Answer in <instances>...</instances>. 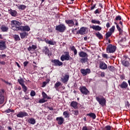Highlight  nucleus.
<instances>
[{
  "instance_id": "cd10ccee",
  "label": "nucleus",
  "mask_w": 130,
  "mask_h": 130,
  "mask_svg": "<svg viewBox=\"0 0 130 130\" xmlns=\"http://www.w3.org/2000/svg\"><path fill=\"white\" fill-rule=\"evenodd\" d=\"M27 122L30 124H35L36 123V120L33 118H30L28 119Z\"/></svg>"
},
{
  "instance_id": "4468645a",
  "label": "nucleus",
  "mask_w": 130,
  "mask_h": 130,
  "mask_svg": "<svg viewBox=\"0 0 130 130\" xmlns=\"http://www.w3.org/2000/svg\"><path fill=\"white\" fill-rule=\"evenodd\" d=\"M65 22L69 27H73L75 26V22L73 20H65Z\"/></svg>"
},
{
  "instance_id": "bb28decb",
  "label": "nucleus",
  "mask_w": 130,
  "mask_h": 130,
  "mask_svg": "<svg viewBox=\"0 0 130 130\" xmlns=\"http://www.w3.org/2000/svg\"><path fill=\"white\" fill-rule=\"evenodd\" d=\"M65 57L66 59V60H72V59H73V58L71 57V56H70V52H65Z\"/></svg>"
},
{
  "instance_id": "a211bd4d",
  "label": "nucleus",
  "mask_w": 130,
  "mask_h": 130,
  "mask_svg": "<svg viewBox=\"0 0 130 130\" xmlns=\"http://www.w3.org/2000/svg\"><path fill=\"white\" fill-rule=\"evenodd\" d=\"M49 49L48 48V47L47 46H45L44 47L43 50H42V52L45 53L46 55H48V56H50L49 55Z\"/></svg>"
},
{
  "instance_id": "603ef678",
  "label": "nucleus",
  "mask_w": 130,
  "mask_h": 130,
  "mask_svg": "<svg viewBox=\"0 0 130 130\" xmlns=\"http://www.w3.org/2000/svg\"><path fill=\"white\" fill-rule=\"evenodd\" d=\"M119 77H120V80H121L122 81H123V80L125 79V76L123 74L120 75Z\"/></svg>"
},
{
  "instance_id": "a19ab883",
  "label": "nucleus",
  "mask_w": 130,
  "mask_h": 130,
  "mask_svg": "<svg viewBox=\"0 0 130 130\" xmlns=\"http://www.w3.org/2000/svg\"><path fill=\"white\" fill-rule=\"evenodd\" d=\"M108 69L109 71H110V72H113V71H114V70H115V68H114V67H113L112 66H108Z\"/></svg>"
},
{
  "instance_id": "2f4dec72",
  "label": "nucleus",
  "mask_w": 130,
  "mask_h": 130,
  "mask_svg": "<svg viewBox=\"0 0 130 130\" xmlns=\"http://www.w3.org/2000/svg\"><path fill=\"white\" fill-rule=\"evenodd\" d=\"M13 38L15 41H20L21 40V39L20 38V36H19V35H14L13 36Z\"/></svg>"
},
{
  "instance_id": "5fc2aeb1",
  "label": "nucleus",
  "mask_w": 130,
  "mask_h": 130,
  "mask_svg": "<svg viewBox=\"0 0 130 130\" xmlns=\"http://www.w3.org/2000/svg\"><path fill=\"white\" fill-rule=\"evenodd\" d=\"M95 8H96V4H95L94 5H93L92 6L90 7V11H93V10H94Z\"/></svg>"
},
{
  "instance_id": "c9c22d12",
  "label": "nucleus",
  "mask_w": 130,
  "mask_h": 130,
  "mask_svg": "<svg viewBox=\"0 0 130 130\" xmlns=\"http://www.w3.org/2000/svg\"><path fill=\"white\" fill-rule=\"evenodd\" d=\"M102 12V10L100 8L96 9L94 12L93 13L95 14V15H97V14H101V12Z\"/></svg>"
},
{
  "instance_id": "1a4fd4ad",
  "label": "nucleus",
  "mask_w": 130,
  "mask_h": 130,
  "mask_svg": "<svg viewBox=\"0 0 130 130\" xmlns=\"http://www.w3.org/2000/svg\"><path fill=\"white\" fill-rule=\"evenodd\" d=\"M69 79L70 75H69V74H66L63 77H61L60 81L64 84H68Z\"/></svg>"
},
{
  "instance_id": "bf43d9fd",
  "label": "nucleus",
  "mask_w": 130,
  "mask_h": 130,
  "mask_svg": "<svg viewBox=\"0 0 130 130\" xmlns=\"http://www.w3.org/2000/svg\"><path fill=\"white\" fill-rule=\"evenodd\" d=\"M101 77H102V78H104V77H105V73L102 72L101 74Z\"/></svg>"
},
{
  "instance_id": "6e6552de",
  "label": "nucleus",
  "mask_w": 130,
  "mask_h": 130,
  "mask_svg": "<svg viewBox=\"0 0 130 130\" xmlns=\"http://www.w3.org/2000/svg\"><path fill=\"white\" fill-rule=\"evenodd\" d=\"M79 90L83 95H89L90 94V91L85 86H81Z\"/></svg>"
},
{
  "instance_id": "13d9d810",
  "label": "nucleus",
  "mask_w": 130,
  "mask_h": 130,
  "mask_svg": "<svg viewBox=\"0 0 130 130\" xmlns=\"http://www.w3.org/2000/svg\"><path fill=\"white\" fill-rule=\"evenodd\" d=\"M46 85H47V82L44 81L43 82V85H42V87L43 88H44V87H45V86H46Z\"/></svg>"
},
{
  "instance_id": "dca6fc26",
  "label": "nucleus",
  "mask_w": 130,
  "mask_h": 130,
  "mask_svg": "<svg viewBox=\"0 0 130 130\" xmlns=\"http://www.w3.org/2000/svg\"><path fill=\"white\" fill-rule=\"evenodd\" d=\"M100 69L101 70H107V64L105 63L104 61L100 62Z\"/></svg>"
},
{
  "instance_id": "f3484780",
  "label": "nucleus",
  "mask_w": 130,
  "mask_h": 130,
  "mask_svg": "<svg viewBox=\"0 0 130 130\" xmlns=\"http://www.w3.org/2000/svg\"><path fill=\"white\" fill-rule=\"evenodd\" d=\"M56 120L58 121L57 123L59 124V125H61V124H62L64 121V119H63V118L62 117H58L56 118Z\"/></svg>"
},
{
  "instance_id": "393cba45",
  "label": "nucleus",
  "mask_w": 130,
  "mask_h": 130,
  "mask_svg": "<svg viewBox=\"0 0 130 130\" xmlns=\"http://www.w3.org/2000/svg\"><path fill=\"white\" fill-rule=\"evenodd\" d=\"M19 35L21 39H24V38H26L28 36V32H26V31H23L22 32H20Z\"/></svg>"
},
{
  "instance_id": "f8f14e48",
  "label": "nucleus",
  "mask_w": 130,
  "mask_h": 130,
  "mask_svg": "<svg viewBox=\"0 0 130 130\" xmlns=\"http://www.w3.org/2000/svg\"><path fill=\"white\" fill-rule=\"evenodd\" d=\"M80 72L83 76H86V75H88V74L91 73V70L89 69H81Z\"/></svg>"
},
{
  "instance_id": "0eeeda50",
  "label": "nucleus",
  "mask_w": 130,
  "mask_h": 130,
  "mask_svg": "<svg viewBox=\"0 0 130 130\" xmlns=\"http://www.w3.org/2000/svg\"><path fill=\"white\" fill-rule=\"evenodd\" d=\"M17 81L19 84H20L22 86L23 92L26 93L27 92V87H26V85L24 84V79H23V78H20V79H18Z\"/></svg>"
},
{
  "instance_id": "aec40b11",
  "label": "nucleus",
  "mask_w": 130,
  "mask_h": 130,
  "mask_svg": "<svg viewBox=\"0 0 130 130\" xmlns=\"http://www.w3.org/2000/svg\"><path fill=\"white\" fill-rule=\"evenodd\" d=\"M86 32V28L84 27H82L80 30L77 32V34H80V35H84Z\"/></svg>"
},
{
  "instance_id": "20e7f679",
  "label": "nucleus",
  "mask_w": 130,
  "mask_h": 130,
  "mask_svg": "<svg viewBox=\"0 0 130 130\" xmlns=\"http://www.w3.org/2000/svg\"><path fill=\"white\" fill-rule=\"evenodd\" d=\"M66 29L67 27H66V25L63 24H60L56 25L55 27V30L56 31H58L60 33H63V32L66 31Z\"/></svg>"
},
{
  "instance_id": "052dcab7",
  "label": "nucleus",
  "mask_w": 130,
  "mask_h": 130,
  "mask_svg": "<svg viewBox=\"0 0 130 130\" xmlns=\"http://www.w3.org/2000/svg\"><path fill=\"white\" fill-rule=\"evenodd\" d=\"M29 63L28 61H24L23 62V66L24 67H27V64H28Z\"/></svg>"
},
{
  "instance_id": "0e129e2a",
  "label": "nucleus",
  "mask_w": 130,
  "mask_h": 130,
  "mask_svg": "<svg viewBox=\"0 0 130 130\" xmlns=\"http://www.w3.org/2000/svg\"><path fill=\"white\" fill-rule=\"evenodd\" d=\"M99 7H100L101 8V9H103V5H102V3L99 4Z\"/></svg>"
},
{
  "instance_id": "774afa93",
  "label": "nucleus",
  "mask_w": 130,
  "mask_h": 130,
  "mask_svg": "<svg viewBox=\"0 0 130 130\" xmlns=\"http://www.w3.org/2000/svg\"><path fill=\"white\" fill-rule=\"evenodd\" d=\"M25 100H29L30 99V98L29 96H26L24 98Z\"/></svg>"
},
{
  "instance_id": "58836bf2",
  "label": "nucleus",
  "mask_w": 130,
  "mask_h": 130,
  "mask_svg": "<svg viewBox=\"0 0 130 130\" xmlns=\"http://www.w3.org/2000/svg\"><path fill=\"white\" fill-rule=\"evenodd\" d=\"M111 35H112V34L111 32H110L109 31L107 32L106 34V37H105L106 40H108V38L110 37Z\"/></svg>"
},
{
  "instance_id": "4be33fe9",
  "label": "nucleus",
  "mask_w": 130,
  "mask_h": 130,
  "mask_svg": "<svg viewBox=\"0 0 130 130\" xmlns=\"http://www.w3.org/2000/svg\"><path fill=\"white\" fill-rule=\"evenodd\" d=\"M70 105L72 107H73L74 109H78V108H79L78 107V102L76 101H72Z\"/></svg>"
},
{
  "instance_id": "473e14b6",
  "label": "nucleus",
  "mask_w": 130,
  "mask_h": 130,
  "mask_svg": "<svg viewBox=\"0 0 130 130\" xmlns=\"http://www.w3.org/2000/svg\"><path fill=\"white\" fill-rule=\"evenodd\" d=\"M95 36L100 40L103 39V36L99 32L95 33Z\"/></svg>"
},
{
  "instance_id": "6ab92c4d",
  "label": "nucleus",
  "mask_w": 130,
  "mask_h": 130,
  "mask_svg": "<svg viewBox=\"0 0 130 130\" xmlns=\"http://www.w3.org/2000/svg\"><path fill=\"white\" fill-rule=\"evenodd\" d=\"M119 87L121 88V89H126L127 87H128V84L126 82L123 81L122 83L119 85Z\"/></svg>"
},
{
  "instance_id": "f704fd0d",
  "label": "nucleus",
  "mask_w": 130,
  "mask_h": 130,
  "mask_svg": "<svg viewBox=\"0 0 130 130\" xmlns=\"http://www.w3.org/2000/svg\"><path fill=\"white\" fill-rule=\"evenodd\" d=\"M18 10H22L23 11L27 8V6L26 5H20L17 7Z\"/></svg>"
},
{
  "instance_id": "412c9836",
  "label": "nucleus",
  "mask_w": 130,
  "mask_h": 130,
  "mask_svg": "<svg viewBox=\"0 0 130 130\" xmlns=\"http://www.w3.org/2000/svg\"><path fill=\"white\" fill-rule=\"evenodd\" d=\"M90 28L93 30H95V31H101V30H102V27L99 25H92L90 27Z\"/></svg>"
},
{
  "instance_id": "49530a36",
  "label": "nucleus",
  "mask_w": 130,
  "mask_h": 130,
  "mask_svg": "<svg viewBox=\"0 0 130 130\" xmlns=\"http://www.w3.org/2000/svg\"><path fill=\"white\" fill-rule=\"evenodd\" d=\"M115 29V26L114 25L112 26V28L110 29V33H111L112 34V33H113V32H114V30Z\"/></svg>"
},
{
  "instance_id": "4d7b16f0",
  "label": "nucleus",
  "mask_w": 130,
  "mask_h": 130,
  "mask_svg": "<svg viewBox=\"0 0 130 130\" xmlns=\"http://www.w3.org/2000/svg\"><path fill=\"white\" fill-rule=\"evenodd\" d=\"M74 22H75V26H79V22H78V20L77 19L74 20Z\"/></svg>"
},
{
  "instance_id": "f03ea898",
  "label": "nucleus",
  "mask_w": 130,
  "mask_h": 130,
  "mask_svg": "<svg viewBox=\"0 0 130 130\" xmlns=\"http://www.w3.org/2000/svg\"><path fill=\"white\" fill-rule=\"evenodd\" d=\"M116 50V46L112 45V44H109L106 48V51L107 53H114Z\"/></svg>"
},
{
  "instance_id": "7ed1b4c3",
  "label": "nucleus",
  "mask_w": 130,
  "mask_h": 130,
  "mask_svg": "<svg viewBox=\"0 0 130 130\" xmlns=\"http://www.w3.org/2000/svg\"><path fill=\"white\" fill-rule=\"evenodd\" d=\"M95 99L98 102H99L100 105L104 106L106 104V100L102 95H100L99 96H96Z\"/></svg>"
},
{
  "instance_id": "e433bc0d",
  "label": "nucleus",
  "mask_w": 130,
  "mask_h": 130,
  "mask_svg": "<svg viewBox=\"0 0 130 130\" xmlns=\"http://www.w3.org/2000/svg\"><path fill=\"white\" fill-rule=\"evenodd\" d=\"M92 24H98V25H101V23L99 20H96L95 19H92L91 21Z\"/></svg>"
},
{
  "instance_id": "3c124183",
  "label": "nucleus",
  "mask_w": 130,
  "mask_h": 130,
  "mask_svg": "<svg viewBox=\"0 0 130 130\" xmlns=\"http://www.w3.org/2000/svg\"><path fill=\"white\" fill-rule=\"evenodd\" d=\"M73 111V114H74V115H76V116L79 115V111L78 110H76Z\"/></svg>"
},
{
  "instance_id": "8fccbe9b",
  "label": "nucleus",
  "mask_w": 130,
  "mask_h": 130,
  "mask_svg": "<svg viewBox=\"0 0 130 130\" xmlns=\"http://www.w3.org/2000/svg\"><path fill=\"white\" fill-rule=\"evenodd\" d=\"M1 81H2V82H4L6 84H7V85H9V86H11V85H12V84L11 83L8 82V81H6V80H4L3 79H1Z\"/></svg>"
},
{
  "instance_id": "9d476101",
  "label": "nucleus",
  "mask_w": 130,
  "mask_h": 130,
  "mask_svg": "<svg viewBox=\"0 0 130 130\" xmlns=\"http://www.w3.org/2000/svg\"><path fill=\"white\" fill-rule=\"evenodd\" d=\"M17 117H19L20 118H23V117H26L28 116V113L25 111H20L17 115Z\"/></svg>"
},
{
  "instance_id": "de8ad7c7",
  "label": "nucleus",
  "mask_w": 130,
  "mask_h": 130,
  "mask_svg": "<svg viewBox=\"0 0 130 130\" xmlns=\"http://www.w3.org/2000/svg\"><path fill=\"white\" fill-rule=\"evenodd\" d=\"M30 95L31 97H34L36 95V92L34 90H31Z\"/></svg>"
},
{
  "instance_id": "39448f33",
  "label": "nucleus",
  "mask_w": 130,
  "mask_h": 130,
  "mask_svg": "<svg viewBox=\"0 0 130 130\" xmlns=\"http://www.w3.org/2000/svg\"><path fill=\"white\" fill-rule=\"evenodd\" d=\"M114 23L115 24V25H116V28L119 31V35H122L123 34V30H122V28H121L123 27L122 21L120 20L119 22V24L121 25V27H120V26L118 25V24H117V22H116V21H115Z\"/></svg>"
},
{
  "instance_id": "9b49d317",
  "label": "nucleus",
  "mask_w": 130,
  "mask_h": 130,
  "mask_svg": "<svg viewBox=\"0 0 130 130\" xmlns=\"http://www.w3.org/2000/svg\"><path fill=\"white\" fill-rule=\"evenodd\" d=\"M5 93V90L4 89L0 90V104H3L5 100V96H4V93Z\"/></svg>"
},
{
  "instance_id": "864d4df0",
  "label": "nucleus",
  "mask_w": 130,
  "mask_h": 130,
  "mask_svg": "<svg viewBox=\"0 0 130 130\" xmlns=\"http://www.w3.org/2000/svg\"><path fill=\"white\" fill-rule=\"evenodd\" d=\"M102 56L104 58H106L107 59H108V58H109L107 54H102Z\"/></svg>"
},
{
  "instance_id": "2eb2a0df",
  "label": "nucleus",
  "mask_w": 130,
  "mask_h": 130,
  "mask_svg": "<svg viewBox=\"0 0 130 130\" xmlns=\"http://www.w3.org/2000/svg\"><path fill=\"white\" fill-rule=\"evenodd\" d=\"M8 13L11 15L12 17H16L17 15H18V12L16 10H13L12 9L8 10Z\"/></svg>"
},
{
  "instance_id": "37998d69",
  "label": "nucleus",
  "mask_w": 130,
  "mask_h": 130,
  "mask_svg": "<svg viewBox=\"0 0 130 130\" xmlns=\"http://www.w3.org/2000/svg\"><path fill=\"white\" fill-rule=\"evenodd\" d=\"M114 21H121V16L120 15H118L117 16H116Z\"/></svg>"
},
{
  "instance_id": "c756f323",
  "label": "nucleus",
  "mask_w": 130,
  "mask_h": 130,
  "mask_svg": "<svg viewBox=\"0 0 130 130\" xmlns=\"http://www.w3.org/2000/svg\"><path fill=\"white\" fill-rule=\"evenodd\" d=\"M37 49V45H32L31 46H29L28 48H27V50L28 51H31L32 49H33V50H35V49Z\"/></svg>"
},
{
  "instance_id": "79ce46f5",
  "label": "nucleus",
  "mask_w": 130,
  "mask_h": 130,
  "mask_svg": "<svg viewBox=\"0 0 130 130\" xmlns=\"http://www.w3.org/2000/svg\"><path fill=\"white\" fill-rule=\"evenodd\" d=\"M60 85H61V83L59 82H56V83L54 84V88L55 89H57V88H58V87H59V86H60Z\"/></svg>"
},
{
  "instance_id": "5701e85b",
  "label": "nucleus",
  "mask_w": 130,
  "mask_h": 130,
  "mask_svg": "<svg viewBox=\"0 0 130 130\" xmlns=\"http://www.w3.org/2000/svg\"><path fill=\"white\" fill-rule=\"evenodd\" d=\"M78 55L80 57H88V54L84 51L79 52Z\"/></svg>"
},
{
  "instance_id": "ddd939ff",
  "label": "nucleus",
  "mask_w": 130,
  "mask_h": 130,
  "mask_svg": "<svg viewBox=\"0 0 130 130\" xmlns=\"http://www.w3.org/2000/svg\"><path fill=\"white\" fill-rule=\"evenodd\" d=\"M123 57L125 59L122 61V64H123L124 67H127L128 66H129V62L126 60L127 56L124 55Z\"/></svg>"
},
{
  "instance_id": "423d86ee",
  "label": "nucleus",
  "mask_w": 130,
  "mask_h": 130,
  "mask_svg": "<svg viewBox=\"0 0 130 130\" xmlns=\"http://www.w3.org/2000/svg\"><path fill=\"white\" fill-rule=\"evenodd\" d=\"M51 62H52L53 67H61L63 64L62 62L57 59H52Z\"/></svg>"
},
{
  "instance_id": "4c0bfd02",
  "label": "nucleus",
  "mask_w": 130,
  "mask_h": 130,
  "mask_svg": "<svg viewBox=\"0 0 130 130\" xmlns=\"http://www.w3.org/2000/svg\"><path fill=\"white\" fill-rule=\"evenodd\" d=\"M63 115L64 116L65 118H69V117H70V113H69L68 111L63 112Z\"/></svg>"
},
{
  "instance_id": "72a5a7b5",
  "label": "nucleus",
  "mask_w": 130,
  "mask_h": 130,
  "mask_svg": "<svg viewBox=\"0 0 130 130\" xmlns=\"http://www.w3.org/2000/svg\"><path fill=\"white\" fill-rule=\"evenodd\" d=\"M81 62L82 63H85V62H87L88 61V57H83L81 59H80Z\"/></svg>"
},
{
  "instance_id": "b1692460",
  "label": "nucleus",
  "mask_w": 130,
  "mask_h": 130,
  "mask_svg": "<svg viewBox=\"0 0 130 130\" xmlns=\"http://www.w3.org/2000/svg\"><path fill=\"white\" fill-rule=\"evenodd\" d=\"M6 42L4 41H2L0 42V49L2 50V49H6L7 48V46H6Z\"/></svg>"
},
{
  "instance_id": "09e8293b",
  "label": "nucleus",
  "mask_w": 130,
  "mask_h": 130,
  "mask_svg": "<svg viewBox=\"0 0 130 130\" xmlns=\"http://www.w3.org/2000/svg\"><path fill=\"white\" fill-rule=\"evenodd\" d=\"M60 59L61 61H64V60H66V55H62L60 57Z\"/></svg>"
},
{
  "instance_id": "338daca9",
  "label": "nucleus",
  "mask_w": 130,
  "mask_h": 130,
  "mask_svg": "<svg viewBox=\"0 0 130 130\" xmlns=\"http://www.w3.org/2000/svg\"><path fill=\"white\" fill-rule=\"evenodd\" d=\"M73 52H74V55H77L78 53V51H77V50H75V51Z\"/></svg>"
},
{
  "instance_id": "c85d7f7f",
  "label": "nucleus",
  "mask_w": 130,
  "mask_h": 130,
  "mask_svg": "<svg viewBox=\"0 0 130 130\" xmlns=\"http://www.w3.org/2000/svg\"><path fill=\"white\" fill-rule=\"evenodd\" d=\"M42 95L44 99H48V100H50V99H51V98L48 96L46 93H45L44 91H43L42 92Z\"/></svg>"
},
{
  "instance_id": "7c9ffc66",
  "label": "nucleus",
  "mask_w": 130,
  "mask_h": 130,
  "mask_svg": "<svg viewBox=\"0 0 130 130\" xmlns=\"http://www.w3.org/2000/svg\"><path fill=\"white\" fill-rule=\"evenodd\" d=\"M1 29L2 30V32H7L8 30H9V27L5 25H2L1 27Z\"/></svg>"
},
{
  "instance_id": "a878e982",
  "label": "nucleus",
  "mask_w": 130,
  "mask_h": 130,
  "mask_svg": "<svg viewBox=\"0 0 130 130\" xmlns=\"http://www.w3.org/2000/svg\"><path fill=\"white\" fill-rule=\"evenodd\" d=\"M86 116H89L92 119H96V114L94 113L86 114Z\"/></svg>"
},
{
  "instance_id": "f257e3e1",
  "label": "nucleus",
  "mask_w": 130,
  "mask_h": 130,
  "mask_svg": "<svg viewBox=\"0 0 130 130\" xmlns=\"http://www.w3.org/2000/svg\"><path fill=\"white\" fill-rule=\"evenodd\" d=\"M11 29L13 31H21V32H29L30 27L28 25L21 26L22 22L16 20L11 21Z\"/></svg>"
},
{
  "instance_id": "a18cd8bd",
  "label": "nucleus",
  "mask_w": 130,
  "mask_h": 130,
  "mask_svg": "<svg viewBox=\"0 0 130 130\" xmlns=\"http://www.w3.org/2000/svg\"><path fill=\"white\" fill-rule=\"evenodd\" d=\"M45 102H47V100L43 99V98L39 101V103H45Z\"/></svg>"
},
{
  "instance_id": "e2e57ef3",
  "label": "nucleus",
  "mask_w": 130,
  "mask_h": 130,
  "mask_svg": "<svg viewBox=\"0 0 130 130\" xmlns=\"http://www.w3.org/2000/svg\"><path fill=\"white\" fill-rule=\"evenodd\" d=\"M0 64L2 66H5L6 64V62H5L4 61H0Z\"/></svg>"
},
{
  "instance_id": "c03bdc74",
  "label": "nucleus",
  "mask_w": 130,
  "mask_h": 130,
  "mask_svg": "<svg viewBox=\"0 0 130 130\" xmlns=\"http://www.w3.org/2000/svg\"><path fill=\"white\" fill-rule=\"evenodd\" d=\"M5 112H6V113H10V112H12V113H15V110H11V109H8L5 111Z\"/></svg>"
},
{
  "instance_id": "69168bd1",
  "label": "nucleus",
  "mask_w": 130,
  "mask_h": 130,
  "mask_svg": "<svg viewBox=\"0 0 130 130\" xmlns=\"http://www.w3.org/2000/svg\"><path fill=\"white\" fill-rule=\"evenodd\" d=\"M106 27H107V28H110V23L109 22L107 23Z\"/></svg>"
},
{
  "instance_id": "6e6d98bb",
  "label": "nucleus",
  "mask_w": 130,
  "mask_h": 130,
  "mask_svg": "<svg viewBox=\"0 0 130 130\" xmlns=\"http://www.w3.org/2000/svg\"><path fill=\"white\" fill-rule=\"evenodd\" d=\"M70 49H71V50L72 51H73V52L75 51V50H77V49H76V48H75L74 46L71 47H70Z\"/></svg>"
},
{
  "instance_id": "680f3d73",
  "label": "nucleus",
  "mask_w": 130,
  "mask_h": 130,
  "mask_svg": "<svg viewBox=\"0 0 130 130\" xmlns=\"http://www.w3.org/2000/svg\"><path fill=\"white\" fill-rule=\"evenodd\" d=\"M82 130H90V129H88V127H87V126H84L82 127Z\"/></svg>"
},
{
  "instance_id": "ea45409f",
  "label": "nucleus",
  "mask_w": 130,
  "mask_h": 130,
  "mask_svg": "<svg viewBox=\"0 0 130 130\" xmlns=\"http://www.w3.org/2000/svg\"><path fill=\"white\" fill-rule=\"evenodd\" d=\"M45 42L47 44H50V45H54L53 42L52 41H49L48 40H45Z\"/></svg>"
}]
</instances>
